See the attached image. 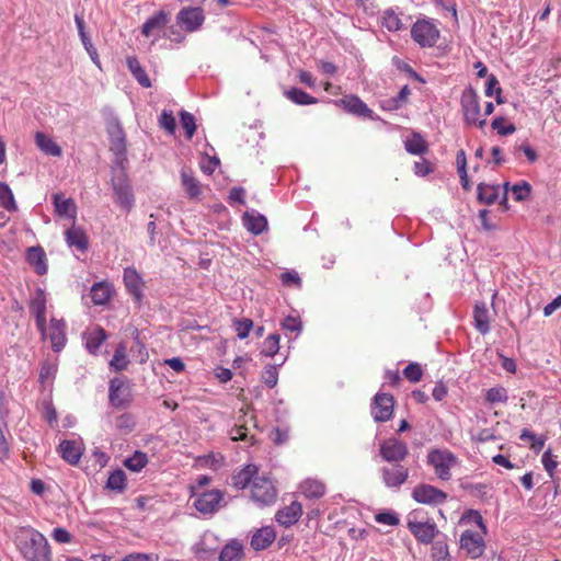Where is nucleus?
<instances>
[{
	"label": "nucleus",
	"instance_id": "obj_1",
	"mask_svg": "<svg viewBox=\"0 0 561 561\" xmlns=\"http://www.w3.org/2000/svg\"><path fill=\"white\" fill-rule=\"evenodd\" d=\"M16 546L25 561H53L48 540L33 527H21L18 530Z\"/></svg>",
	"mask_w": 561,
	"mask_h": 561
},
{
	"label": "nucleus",
	"instance_id": "obj_2",
	"mask_svg": "<svg viewBox=\"0 0 561 561\" xmlns=\"http://www.w3.org/2000/svg\"><path fill=\"white\" fill-rule=\"evenodd\" d=\"M457 462V457L448 449H433L427 455V463L434 468L435 474L443 481L450 480V469Z\"/></svg>",
	"mask_w": 561,
	"mask_h": 561
},
{
	"label": "nucleus",
	"instance_id": "obj_3",
	"mask_svg": "<svg viewBox=\"0 0 561 561\" xmlns=\"http://www.w3.org/2000/svg\"><path fill=\"white\" fill-rule=\"evenodd\" d=\"M439 30L430 19H419L411 27V37L422 48L433 47L439 38Z\"/></svg>",
	"mask_w": 561,
	"mask_h": 561
},
{
	"label": "nucleus",
	"instance_id": "obj_4",
	"mask_svg": "<svg viewBox=\"0 0 561 561\" xmlns=\"http://www.w3.org/2000/svg\"><path fill=\"white\" fill-rule=\"evenodd\" d=\"M111 182L115 202L125 211H130L135 205V197L126 173L123 170L115 173Z\"/></svg>",
	"mask_w": 561,
	"mask_h": 561
},
{
	"label": "nucleus",
	"instance_id": "obj_5",
	"mask_svg": "<svg viewBox=\"0 0 561 561\" xmlns=\"http://www.w3.org/2000/svg\"><path fill=\"white\" fill-rule=\"evenodd\" d=\"M277 491L270 479L255 478L251 484V499L259 506H268L275 503Z\"/></svg>",
	"mask_w": 561,
	"mask_h": 561
},
{
	"label": "nucleus",
	"instance_id": "obj_6",
	"mask_svg": "<svg viewBox=\"0 0 561 561\" xmlns=\"http://www.w3.org/2000/svg\"><path fill=\"white\" fill-rule=\"evenodd\" d=\"M411 495L415 502L431 506L444 504L447 500V493L427 483L417 484Z\"/></svg>",
	"mask_w": 561,
	"mask_h": 561
},
{
	"label": "nucleus",
	"instance_id": "obj_7",
	"mask_svg": "<svg viewBox=\"0 0 561 561\" xmlns=\"http://www.w3.org/2000/svg\"><path fill=\"white\" fill-rule=\"evenodd\" d=\"M460 106L463 114V121L467 125L478 122L480 116V101L477 91L471 87H467L460 98Z\"/></svg>",
	"mask_w": 561,
	"mask_h": 561
},
{
	"label": "nucleus",
	"instance_id": "obj_8",
	"mask_svg": "<svg viewBox=\"0 0 561 561\" xmlns=\"http://www.w3.org/2000/svg\"><path fill=\"white\" fill-rule=\"evenodd\" d=\"M46 304L47 298L44 289L37 288L30 300L28 308L31 314L35 318L36 328L42 337L46 336L47 331Z\"/></svg>",
	"mask_w": 561,
	"mask_h": 561
},
{
	"label": "nucleus",
	"instance_id": "obj_9",
	"mask_svg": "<svg viewBox=\"0 0 561 561\" xmlns=\"http://www.w3.org/2000/svg\"><path fill=\"white\" fill-rule=\"evenodd\" d=\"M379 453L383 460L400 463L407 458L409 448L404 442L397 438H389L380 444Z\"/></svg>",
	"mask_w": 561,
	"mask_h": 561
},
{
	"label": "nucleus",
	"instance_id": "obj_10",
	"mask_svg": "<svg viewBox=\"0 0 561 561\" xmlns=\"http://www.w3.org/2000/svg\"><path fill=\"white\" fill-rule=\"evenodd\" d=\"M176 21L186 32H195L205 21L204 10L201 7L183 8L178 13Z\"/></svg>",
	"mask_w": 561,
	"mask_h": 561
},
{
	"label": "nucleus",
	"instance_id": "obj_11",
	"mask_svg": "<svg viewBox=\"0 0 561 561\" xmlns=\"http://www.w3.org/2000/svg\"><path fill=\"white\" fill-rule=\"evenodd\" d=\"M394 400L391 394L377 393L371 403V415L376 422H387L392 417Z\"/></svg>",
	"mask_w": 561,
	"mask_h": 561
},
{
	"label": "nucleus",
	"instance_id": "obj_12",
	"mask_svg": "<svg viewBox=\"0 0 561 561\" xmlns=\"http://www.w3.org/2000/svg\"><path fill=\"white\" fill-rule=\"evenodd\" d=\"M224 493L217 489L208 490L197 495L194 506L202 514H214L221 506Z\"/></svg>",
	"mask_w": 561,
	"mask_h": 561
},
{
	"label": "nucleus",
	"instance_id": "obj_13",
	"mask_svg": "<svg viewBox=\"0 0 561 561\" xmlns=\"http://www.w3.org/2000/svg\"><path fill=\"white\" fill-rule=\"evenodd\" d=\"M382 482L389 489H399L409 478V469L400 463H393L380 469Z\"/></svg>",
	"mask_w": 561,
	"mask_h": 561
},
{
	"label": "nucleus",
	"instance_id": "obj_14",
	"mask_svg": "<svg viewBox=\"0 0 561 561\" xmlns=\"http://www.w3.org/2000/svg\"><path fill=\"white\" fill-rule=\"evenodd\" d=\"M408 528L423 545L433 543L439 530L434 522H408Z\"/></svg>",
	"mask_w": 561,
	"mask_h": 561
},
{
	"label": "nucleus",
	"instance_id": "obj_15",
	"mask_svg": "<svg viewBox=\"0 0 561 561\" xmlns=\"http://www.w3.org/2000/svg\"><path fill=\"white\" fill-rule=\"evenodd\" d=\"M460 548L465 550L470 558L477 559L483 554L485 542L480 534L466 530L460 536Z\"/></svg>",
	"mask_w": 561,
	"mask_h": 561
},
{
	"label": "nucleus",
	"instance_id": "obj_16",
	"mask_svg": "<svg viewBox=\"0 0 561 561\" xmlns=\"http://www.w3.org/2000/svg\"><path fill=\"white\" fill-rule=\"evenodd\" d=\"M66 322L62 319L51 318L49 321V332L46 331V337L50 340L54 352L59 353L67 343Z\"/></svg>",
	"mask_w": 561,
	"mask_h": 561
},
{
	"label": "nucleus",
	"instance_id": "obj_17",
	"mask_svg": "<svg viewBox=\"0 0 561 561\" xmlns=\"http://www.w3.org/2000/svg\"><path fill=\"white\" fill-rule=\"evenodd\" d=\"M171 20L170 12L159 10L154 12L141 26V34L146 37L158 35Z\"/></svg>",
	"mask_w": 561,
	"mask_h": 561
},
{
	"label": "nucleus",
	"instance_id": "obj_18",
	"mask_svg": "<svg viewBox=\"0 0 561 561\" xmlns=\"http://www.w3.org/2000/svg\"><path fill=\"white\" fill-rule=\"evenodd\" d=\"M123 280L127 291L134 297L137 304H140L144 297V279L134 267H126L123 274Z\"/></svg>",
	"mask_w": 561,
	"mask_h": 561
},
{
	"label": "nucleus",
	"instance_id": "obj_19",
	"mask_svg": "<svg viewBox=\"0 0 561 561\" xmlns=\"http://www.w3.org/2000/svg\"><path fill=\"white\" fill-rule=\"evenodd\" d=\"M107 133L111 141V150H113L116 156L125 154L126 136L117 119H113L107 124Z\"/></svg>",
	"mask_w": 561,
	"mask_h": 561
},
{
	"label": "nucleus",
	"instance_id": "obj_20",
	"mask_svg": "<svg viewBox=\"0 0 561 561\" xmlns=\"http://www.w3.org/2000/svg\"><path fill=\"white\" fill-rule=\"evenodd\" d=\"M339 103L350 114L355 116L374 118V112L357 95H346Z\"/></svg>",
	"mask_w": 561,
	"mask_h": 561
},
{
	"label": "nucleus",
	"instance_id": "obj_21",
	"mask_svg": "<svg viewBox=\"0 0 561 561\" xmlns=\"http://www.w3.org/2000/svg\"><path fill=\"white\" fill-rule=\"evenodd\" d=\"M302 515V505L294 501L276 513V520L285 527L296 524Z\"/></svg>",
	"mask_w": 561,
	"mask_h": 561
},
{
	"label": "nucleus",
	"instance_id": "obj_22",
	"mask_svg": "<svg viewBox=\"0 0 561 561\" xmlns=\"http://www.w3.org/2000/svg\"><path fill=\"white\" fill-rule=\"evenodd\" d=\"M26 261L32 267H34L37 275H45L47 273V257L42 247L37 245L28 248L26 251Z\"/></svg>",
	"mask_w": 561,
	"mask_h": 561
},
{
	"label": "nucleus",
	"instance_id": "obj_23",
	"mask_svg": "<svg viewBox=\"0 0 561 561\" xmlns=\"http://www.w3.org/2000/svg\"><path fill=\"white\" fill-rule=\"evenodd\" d=\"M299 492L309 500H318L324 496L327 492L325 484L318 480L308 478L299 484Z\"/></svg>",
	"mask_w": 561,
	"mask_h": 561
},
{
	"label": "nucleus",
	"instance_id": "obj_24",
	"mask_svg": "<svg viewBox=\"0 0 561 561\" xmlns=\"http://www.w3.org/2000/svg\"><path fill=\"white\" fill-rule=\"evenodd\" d=\"M257 473V468L254 465H247L231 477V485L237 490L245 489Z\"/></svg>",
	"mask_w": 561,
	"mask_h": 561
},
{
	"label": "nucleus",
	"instance_id": "obj_25",
	"mask_svg": "<svg viewBox=\"0 0 561 561\" xmlns=\"http://www.w3.org/2000/svg\"><path fill=\"white\" fill-rule=\"evenodd\" d=\"M243 225L248 231L255 236L261 234L267 229L266 218L254 210L244 213Z\"/></svg>",
	"mask_w": 561,
	"mask_h": 561
},
{
	"label": "nucleus",
	"instance_id": "obj_26",
	"mask_svg": "<svg viewBox=\"0 0 561 561\" xmlns=\"http://www.w3.org/2000/svg\"><path fill=\"white\" fill-rule=\"evenodd\" d=\"M59 454L61 458L70 465H77L80 461L82 451L77 442L65 439L59 444Z\"/></svg>",
	"mask_w": 561,
	"mask_h": 561
},
{
	"label": "nucleus",
	"instance_id": "obj_27",
	"mask_svg": "<svg viewBox=\"0 0 561 561\" xmlns=\"http://www.w3.org/2000/svg\"><path fill=\"white\" fill-rule=\"evenodd\" d=\"M474 328L481 333L486 334L490 331V314L485 302L480 301L473 309Z\"/></svg>",
	"mask_w": 561,
	"mask_h": 561
},
{
	"label": "nucleus",
	"instance_id": "obj_28",
	"mask_svg": "<svg viewBox=\"0 0 561 561\" xmlns=\"http://www.w3.org/2000/svg\"><path fill=\"white\" fill-rule=\"evenodd\" d=\"M276 534L272 527H262L252 536L251 546L254 550H264L273 543Z\"/></svg>",
	"mask_w": 561,
	"mask_h": 561
},
{
	"label": "nucleus",
	"instance_id": "obj_29",
	"mask_svg": "<svg viewBox=\"0 0 561 561\" xmlns=\"http://www.w3.org/2000/svg\"><path fill=\"white\" fill-rule=\"evenodd\" d=\"M66 242L70 248L83 252L89 247V241L85 232L79 227H71L65 232Z\"/></svg>",
	"mask_w": 561,
	"mask_h": 561
},
{
	"label": "nucleus",
	"instance_id": "obj_30",
	"mask_svg": "<svg viewBox=\"0 0 561 561\" xmlns=\"http://www.w3.org/2000/svg\"><path fill=\"white\" fill-rule=\"evenodd\" d=\"M124 380L114 378L110 382L108 400L115 408H123L130 403L131 399L127 397H117V392L123 391Z\"/></svg>",
	"mask_w": 561,
	"mask_h": 561
},
{
	"label": "nucleus",
	"instance_id": "obj_31",
	"mask_svg": "<svg viewBox=\"0 0 561 561\" xmlns=\"http://www.w3.org/2000/svg\"><path fill=\"white\" fill-rule=\"evenodd\" d=\"M53 198L57 215L76 218L77 206L71 198H62L61 194H54Z\"/></svg>",
	"mask_w": 561,
	"mask_h": 561
},
{
	"label": "nucleus",
	"instance_id": "obj_32",
	"mask_svg": "<svg viewBox=\"0 0 561 561\" xmlns=\"http://www.w3.org/2000/svg\"><path fill=\"white\" fill-rule=\"evenodd\" d=\"M107 335L103 328L95 327L89 331L85 335V347L91 354H96L101 344L106 340Z\"/></svg>",
	"mask_w": 561,
	"mask_h": 561
},
{
	"label": "nucleus",
	"instance_id": "obj_33",
	"mask_svg": "<svg viewBox=\"0 0 561 561\" xmlns=\"http://www.w3.org/2000/svg\"><path fill=\"white\" fill-rule=\"evenodd\" d=\"M36 146L45 153L51 157H59L61 148L46 134L37 131L35 134Z\"/></svg>",
	"mask_w": 561,
	"mask_h": 561
},
{
	"label": "nucleus",
	"instance_id": "obj_34",
	"mask_svg": "<svg viewBox=\"0 0 561 561\" xmlns=\"http://www.w3.org/2000/svg\"><path fill=\"white\" fill-rule=\"evenodd\" d=\"M243 557V546L237 540L227 543L219 554V561H241Z\"/></svg>",
	"mask_w": 561,
	"mask_h": 561
},
{
	"label": "nucleus",
	"instance_id": "obj_35",
	"mask_svg": "<svg viewBox=\"0 0 561 561\" xmlns=\"http://www.w3.org/2000/svg\"><path fill=\"white\" fill-rule=\"evenodd\" d=\"M477 191H478V201L480 203L491 205L499 198L501 188L499 185H490V184L480 183L478 185Z\"/></svg>",
	"mask_w": 561,
	"mask_h": 561
},
{
	"label": "nucleus",
	"instance_id": "obj_36",
	"mask_svg": "<svg viewBox=\"0 0 561 561\" xmlns=\"http://www.w3.org/2000/svg\"><path fill=\"white\" fill-rule=\"evenodd\" d=\"M127 66L129 71L133 73L134 78L137 82L144 88H150L151 81L146 72V70L141 67L140 62L135 57L127 58Z\"/></svg>",
	"mask_w": 561,
	"mask_h": 561
},
{
	"label": "nucleus",
	"instance_id": "obj_37",
	"mask_svg": "<svg viewBox=\"0 0 561 561\" xmlns=\"http://www.w3.org/2000/svg\"><path fill=\"white\" fill-rule=\"evenodd\" d=\"M111 287L104 282L96 283L91 288V299L94 305L102 306L107 304L111 299Z\"/></svg>",
	"mask_w": 561,
	"mask_h": 561
},
{
	"label": "nucleus",
	"instance_id": "obj_38",
	"mask_svg": "<svg viewBox=\"0 0 561 561\" xmlns=\"http://www.w3.org/2000/svg\"><path fill=\"white\" fill-rule=\"evenodd\" d=\"M285 96L298 105L316 104L318 100L298 88H291L284 92Z\"/></svg>",
	"mask_w": 561,
	"mask_h": 561
},
{
	"label": "nucleus",
	"instance_id": "obj_39",
	"mask_svg": "<svg viewBox=\"0 0 561 561\" xmlns=\"http://www.w3.org/2000/svg\"><path fill=\"white\" fill-rule=\"evenodd\" d=\"M106 489L117 493H123L126 489L125 472L121 469L113 471L106 481Z\"/></svg>",
	"mask_w": 561,
	"mask_h": 561
},
{
	"label": "nucleus",
	"instance_id": "obj_40",
	"mask_svg": "<svg viewBox=\"0 0 561 561\" xmlns=\"http://www.w3.org/2000/svg\"><path fill=\"white\" fill-rule=\"evenodd\" d=\"M129 360L126 355V346L124 344H119L114 352L110 366L115 371H122L127 368Z\"/></svg>",
	"mask_w": 561,
	"mask_h": 561
},
{
	"label": "nucleus",
	"instance_id": "obj_41",
	"mask_svg": "<svg viewBox=\"0 0 561 561\" xmlns=\"http://www.w3.org/2000/svg\"><path fill=\"white\" fill-rule=\"evenodd\" d=\"M0 205L8 211L18 209L12 190L4 182H0Z\"/></svg>",
	"mask_w": 561,
	"mask_h": 561
},
{
	"label": "nucleus",
	"instance_id": "obj_42",
	"mask_svg": "<svg viewBox=\"0 0 561 561\" xmlns=\"http://www.w3.org/2000/svg\"><path fill=\"white\" fill-rule=\"evenodd\" d=\"M280 335L277 333L270 334L262 343L261 355L266 357L275 356L279 351Z\"/></svg>",
	"mask_w": 561,
	"mask_h": 561
},
{
	"label": "nucleus",
	"instance_id": "obj_43",
	"mask_svg": "<svg viewBox=\"0 0 561 561\" xmlns=\"http://www.w3.org/2000/svg\"><path fill=\"white\" fill-rule=\"evenodd\" d=\"M404 147L411 154H423L427 151L425 140L417 133H414L412 138L405 140Z\"/></svg>",
	"mask_w": 561,
	"mask_h": 561
},
{
	"label": "nucleus",
	"instance_id": "obj_44",
	"mask_svg": "<svg viewBox=\"0 0 561 561\" xmlns=\"http://www.w3.org/2000/svg\"><path fill=\"white\" fill-rule=\"evenodd\" d=\"M409 95L410 89L408 85H404L396 96L382 102V108L388 111L398 110L405 103Z\"/></svg>",
	"mask_w": 561,
	"mask_h": 561
},
{
	"label": "nucleus",
	"instance_id": "obj_45",
	"mask_svg": "<svg viewBox=\"0 0 561 561\" xmlns=\"http://www.w3.org/2000/svg\"><path fill=\"white\" fill-rule=\"evenodd\" d=\"M182 185L191 198H195L201 194L199 182L185 171L181 174Z\"/></svg>",
	"mask_w": 561,
	"mask_h": 561
},
{
	"label": "nucleus",
	"instance_id": "obj_46",
	"mask_svg": "<svg viewBox=\"0 0 561 561\" xmlns=\"http://www.w3.org/2000/svg\"><path fill=\"white\" fill-rule=\"evenodd\" d=\"M381 23L389 32L400 31L403 26L399 14L392 9H388L383 12Z\"/></svg>",
	"mask_w": 561,
	"mask_h": 561
},
{
	"label": "nucleus",
	"instance_id": "obj_47",
	"mask_svg": "<svg viewBox=\"0 0 561 561\" xmlns=\"http://www.w3.org/2000/svg\"><path fill=\"white\" fill-rule=\"evenodd\" d=\"M433 561H450L448 545L443 539H437L432 543Z\"/></svg>",
	"mask_w": 561,
	"mask_h": 561
},
{
	"label": "nucleus",
	"instance_id": "obj_48",
	"mask_svg": "<svg viewBox=\"0 0 561 561\" xmlns=\"http://www.w3.org/2000/svg\"><path fill=\"white\" fill-rule=\"evenodd\" d=\"M147 463L148 457L141 451H135L133 456L124 461L125 467L134 472H139Z\"/></svg>",
	"mask_w": 561,
	"mask_h": 561
},
{
	"label": "nucleus",
	"instance_id": "obj_49",
	"mask_svg": "<svg viewBox=\"0 0 561 561\" xmlns=\"http://www.w3.org/2000/svg\"><path fill=\"white\" fill-rule=\"evenodd\" d=\"M136 426V419L131 413H123L115 420V427L121 432L130 433Z\"/></svg>",
	"mask_w": 561,
	"mask_h": 561
},
{
	"label": "nucleus",
	"instance_id": "obj_50",
	"mask_svg": "<svg viewBox=\"0 0 561 561\" xmlns=\"http://www.w3.org/2000/svg\"><path fill=\"white\" fill-rule=\"evenodd\" d=\"M233 328L237 332V336L240 340H244L249 336L250 331L253 329V321L249 318L234 319Z\"/></svg>",
	"mask_w": 561,
	"mask_h": 561
},
{
	"label": "nucleus",
	"instance_id": "obj_51",
	"mask_svg": "<svg viewBox=\"0 0 561 561\" xmlns=\"http://www.w3.org/2000/svg\"><path fill=\"white\" fill-rule=\"evenodd\" d=\"M180 117L181 124L185 129L187 139H192L196 130L195 117L186 111H181Z\"/></svg>",
	"mask_w": 561,
	"mask_h": 561
},
{
	"label": "nucleus",
	"instance_id": "obj_52",
	"mask_svg": "<svg viewBox=\"0 0 561 561\" xmlns=\"http://www.w3.org/2000/svg\"><path fill=\"white\" fill-rule=\"evenodd\" d=\"M159 125L162 129L168 131L170 135L175 133L176 124L175 118L171 111L163 110L159 117Z\"/></svg>",
	"mask_w": 561,
	"mask_h": 561
},
{
	"label": "nucleus",
	"instance_id": "obj_53",
	"mask_svg": "<svg viewBox=\"0 0 561 561\" xmlns=\"http://www.w3.org/2000/svg\"><path fill=\"white\" fill-rule=\"evenodd\" d=\"M486 401L489 403L506 402L508 399L507 392L503 387H493L488 390Z\"/></svg>",
	"mask_w": 561,
	"mask_h": 561
},
{
	"label": "nucleus",
	"instance_id": "obj_54",
	"mask_svg": "<svg viewBox=\"0 0 561 561\" xmlns=\"http://www.w3.org/2000/svg\"><path fill=\"white\" fill-rule=\"evenodd\" d=\"M404 377L411 382H417L421 380L423 370L420 364L411 363L403 369Z\"/></svg>",
	"mask_w": 561,
	"mask_h": 561
},
{
	"label": "nucleus",
	"instance_id": "obj_55",
	"mask_svg": "<svg viewBox=\"0 0 561 561\" xmlns=\"http://www.w3.org/2000/svg\"><path fill=\"white\" fill-rule=\"evenodd\" d=\"M262 379H263V382L268 388H274L278 381V373H277L276 366L267 365L263 370Z\"/></svg>",
	"mask_w": 561,
	"mask_h": 561
},
{
	"label": "nucleus",
	"instance_id": "obj_56",
	"mask_svg": "<svg viewBox=\"0 0 561 561\" xmlns=\"http://www.w3.org/2000/svg\"><path fill=\"white\" fill-rule=\"evenodd\" d=\"M504 117H495L492 123H491V126L494 130L497 131L499 135L501 136H507V135H512L515 133L516 130V127L514 124H508L506 126L503 125L504 123Z\"/></svg>",
	"mask_w": 561,
	"mask_h": 561
},
{
	"label": "nucleus",
	"instance_id": "obj_57",
	"mask_svg": "<svg viewBox=\"0 0 561 561\" xmlns=\"http://www.w3.org/2000/svg\"><path fill=\"white\" fill-rule=\"evenodd\" d=\"M514 198L517 202L526 201L530 196L531 187L527 182L517 183L512 186Z\"/></svg>",
	"mask_w": 561,
	"mask_h": 561
},
{
	"label": "nucleus",
	"instance_id": "obj_58",
	"mask_svg": "<svg viewBox=\"0 0 561 561\" xmlns=\"http://www.w3.org/2000/svg\"><path fill=\"white\" fill-rule=\"evenodd\" d=\"M375 520L389 526H398L400 524L398 515L393 512H380L375 516Z\"/></svg>",
	"mask_w": 561,
	"mask_h": 561
},
{
	"label": "nucleus",
	"instance_id": "obj_59",
	"mask_svg": "<svg viewBox=\"0 0 561 561\" xmlns=\"http://www.w3.org/2000/svg\"><path fill=\"white\" fill-rule=\"evenodd\" d=\"M280 325H282V329H284L286 331H290V332H296V333H300V331L302 329L301 321L298 318L291 317V316L286 317L282 321Z\"/></svg>",
	"mask_w": 561,
	"mask_h": 561
},
{
	"label": "nucleus",
	"instance_id": "obj_60",
	"mask_svg": "<svg viewBox=\"0 0 561 561\" xmlns=\"http://www.w3.org/2000/svg\"><path fill=\"white\" fill-rule=\"evenodd\" d=\"M545 470L548 472L549 477H553V472L558 466L557 460L552 458L551 450H546L541 458Z\"/></svg>",
	"mask_w": 561,
	"mask_h": 561
},
{
	"label": "nucleus",
	"instance_id": "obj_61",
	"mask_svg": "<svg viewBox=\"0 0 561 561\" xmlns=\"http://www.w3.org/2000/svg\"><path fill=\"white\" fill-rule=\"evenodd\" d=\"M283 285L285 286H300L301 279L296 272H285L280 275Z\"/></svg>",
	"mask_w": 561,
	"mask_h": 561
},
{
	"label": "nucleus",
	"instance_id": "obj_62",
	"mask_svg": "<svg viewBox=\"0 0 561 561\" xmlns=\"http://www.w3.org/2000/svg\"><path fill=\"white\" fill-rule=\"evenodd\" d=\"M51 537L54 538V540L60 543H68L71 540L70 533L61 527L55 528L53 530Z\"/></svg>",
	"mask_w": 561,
	"mask_h": 561
},
{
	"label": "nucleus",
	"instance_id": "obj_63",
	"mask_svg": "<svg viewBox=\"0 0 561 561\" xmlns=\"http://www.w3.org/2000/svg\"><path fill=\"white\" fill-rule=\"evenodd\" d=\"M158 560V556L153 553H130L126 556L122 561H154Z\"/></svg>",
	"mask_w": 561,
	"mask_h": 561
},
{
	"label": "nucleus",
	"instance_id": "obj_64",
	"mask_svg": "<svg viewBox=\"0 0 561 561\" xmlns=\"http://www.w3.org/2000/svg\"><path fill=\"white\" fill-rule=\"evenodd\" d=\"M497 87H500L497 78L494 75H489L485 83V95L493 96L497 90Z\"/></svg>",
	"mask_w": 561,
	"mask_h": 561
}]
</instances>
